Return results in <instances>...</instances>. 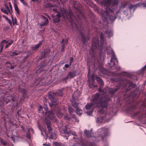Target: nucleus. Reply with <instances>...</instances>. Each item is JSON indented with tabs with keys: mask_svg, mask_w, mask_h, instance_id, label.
I'll list each match as a JSON object with an SVG mask.
<instances>
[{
	"mask_svg": "<svg viewBox=\"0 0 146 146\" xmlns=\"http://www.w3.org/2000/svg\"><path fill=\"white\" fill-rule=\"evenodd\" d=\"M48 69L47 66L46 64H43L41 65L40 68L38 70H37V72L39 71L40 72H41L43 71H46Z\"/></svg>",
	"mask_w": 146,
	"mask_h": 146,
	"instance_id": "6ab92c4d",
	"label": "nucleus"
},
{
	"mask_svg": "<svg viewBox=\"0 0 146 146\" xmlns=\"http://www.w3.org/2000/svg\"><path fill=\"white\" fill-rule=\"evenodd\" d=\"M47 106H45L44 109L45 111L44 112L42 111V113L43 115L47 118L54 120L55 119V113L59 118L63 116V114L61 112L59 108H55L54 110L52 111H48V108Z\"/></svg>",
	"mask_w": 146,
	"mask_h": 146,
	"instance_id": "39448f33",
	"label": "nucleus"
},
{
	"mask_svg": "<svg viewBox=\"0 0 146 146\" xmlns=\"http://www.w3.org/2000/svg\"><path fill=\"white\" fill-rule=\"evenodd\" d=\"M14 7L15 8V11H16L17 13L18 14L19 13V9L17 5L16 4H14Z\"/></svg>",
	"mask_w": 146,
	"mask_h": 146,
	"instance_id": "c9c22d12",
	"label": "nucleus"
},
{
	"mask_svg": "<svg viewBox=\"0 0 146 146\" xmlns=\"http://www.w3.org/2000/svg\"><path fill=\"white\" fill-rule=\"evenodd\" d=\"M1 143L3 145H7V143L5 141H4L2 139H1L0 140Z\"/></svg>",
	"mask_w": 146,
	"mask_h": 146,
	"instance_id": "49530a36",
	"label": "nucleus"
},
{
	"mask_svg": "<svg viewBox=\"0 0 146 146\" xmlns=\"http://www.w3.org/2000/svg\"><path fill=\"white\" fill-rule=\"evenodd\" d=\"M44 146H51L50 144L48 143H43L42 144Z\"/></svg>",
	"mask_w": 146,
	"mask_h": 146,
	"instance_id": "bf43d9fd",
	"label": "nucleus"
},
{
	"mask_svg": "<svg viewBox=\"0 0 146 146\" xmlns=\"http://www.w3.org/2000/svg\"><path fill=\"white\" fill-rule=\"evenodd\" d=\"M77 100H74V97H72V100L71 101V104L72 106L76 109V112L78 115H81L83 111L82 110L79 108L78 107L79 103H77Z\"/></svg>",
	"mask_w": 146,
	"mask_h": 146,
	"instance_id": "9d476101",
	"label": "nucleus"
},
{
	"mask_svg": "<svg viewBox=\"0 0 146 146\" xmlns=\"http://www.w3.org/2000/svg\"><path fill=\"white\" fill-rule=\"evenodd\" d=\"M18 89L19 92H22L23 96V97H24V99L25 98V96H26V94L27 93L26 90L24 88H21L20 86H18Z\"/></svg>",
	"mask_w": 146,
	"mask_h": 146,
	"instance_id": "aec40b11",
	"label": "nucleus"
},
{
	"mask_svg": "<svg viewBox=\"0 0 146 146\" xmlns=\"http://www.w3.org/2000/svg\"><path fill=\"white\" fill-rule=\"evenodd\" d=\"M1 11L5 14L8 15L9 12L4 8H2L1 9Z\"/></svg>",
	"mask_w": 146,
	"mask_h": 146,
	"instance_id": "a19ab883",
	"label": "nucleus"
},
{
	"mask_svg": "<svg viewBox=\"0 0 146 146\" xmlns=\"http://www.w3.org/2000/svg\"><path fill=\"white\" fill-rule=\"evenodd\" d=\"M105 117L102 116L99 117H97L96 119V122L98 123H104V119Z\"/></svg>",
	"mask_w": 146,
	"mask_h": 146,
	"instance_id": "b1692460",
	"label": "nucleus"
},
{
	"mask_svg": "<svg viewBox=\"0 0 146 146\" xmlns=\"http://www.w3.org/2000/svg\"><path fill=\"white\" fill-rule=\"evenodd\" d=\"M96 81L99 83L101 87H103L104 83L103 81L98 76H96Z\"/></svg>",
	"mask_w": 146,
	"mask_h": 146,
	"instance_id": "5701e85b",
	"label": "nucleus"
},
{
	"mask_svg": "<svg viewBox=\"0 0 146 146\" xmlns=\"http://www.w3.org/2000/svg\"><path fill=\"white\" fill-rule=\"evenodd\" d=\"M0 53H1L2 52V51L3 50V47H0Z\"/></svg>",
	"mask_w": 146,
	"mask_h": 146,
	"instance_id": "774afa93",
	"label": "nucleus"
},
{
	"mask_svg": "<svg viewBox=\"0 0 146 146\" xmlns=\"http://www.w3.org/2000/svg\"><path fill=\"white\" fill-rule=\"evenodd\" d=\"M111 98V97L108 95H101L99 93H96L91 103L87 104L86 106V109H90L93 106H95L96 107L105 109L106 110Z\"/></svg>",
	"mask_w": 146,
	"mask_h": 146,
	"instance_id": "f257e3e1",
	"label": "nucleus"
},
{
	"mask_svg": "<svg viewBox=\"0 0 146 146\" xmlns=\"http://www.w3.org/2000/svg\"><path fill=\"white\" fill-rule=\"evenodd\" d=\"M44 40V39L42 40L41 41L39 42V43L35 45V46H33L31 47V50L33 51H34L37 49L42 44L43 41Z\"/></svg>",
	"mask_w": 146,
	"mask_h": 146,
	"instance_id": "a211bd4d",
	"label": "nucleus"
},
{
	"mask_svg": "<svg viewBox=\"0 0 146 146\" xmlns=\"http://www.w3.org/2000/svg\"><path fill=\"white\" fill-rule=\"evenodd\" d=\"M13 40H11L5 46V48H7L10 46L13 42Z\"/></svg>",
	"mask_w": 146,
	"mask_h": 146,
	"instance_id": "473e14b6",
	"label": "nucleus"
},
{
	"mask_svg": "<svg viewBox=\"0 0 146 146\" xmlns=\"http://www.w3.org/2000/svg\"><path fill=\"white\" fill-rule=\"evenodd\" d=\"M6 64L7 67L9 68L13 69L15 68V67L12 65L9 62H7L6 63Z\"/></svg>",
	"mask_w": 146,
	"mask_h": 146,
	"instance_id": "7c9ffc66",
	"label": "nucleus"
},
{
	"mask_svg": "<svg viewBox=\"0 0 146 146\" xmlns=\"http://www.w3.org/2000/svg\"><path fill=\"white\" fill-rule=\"evenodd\" d=\"M52 10L54 13H56V17L53 19V21L55 23H58L60 20V17H62L64 19H67L71 24L74 23L75 17L70 10L68 11L63 8H54Z\"/></svg>",
	"mask_w": 146,
	"mask_h": 146,
	"instance_id": "f03ea898",
	"label": "nucleus"
},
{
	"mask_svg": "<svg viewBox=\"0 0 146 146\" xmlns=\"http://www.w3.org/2000/svg\"><path fill=\"white\" fill-rule=\"evenodd\" d=\"M68 78L67 76L66 77L63 78H61L60 79L61 81L62 82H65L66 83L67 82V80L68 79Z\"/></svg>",
	"mask_w": 146,
	"mask_h": 146,
	"instance_id": "79ce46f5",
	"label": "nucleus"
},
{
	"mask_svg": "<svg viewBox=\"0 0 146 146\" xmlns=\"http://www.w3.org/2000/svg\"><path fill=\"white\" fill-rule=\"evenodd\" d=\"M112 52H113V54L112 56L111 57V59L110 60V62L111 63L113 62V66H110V65H109L110 67V69H111L113 70L115 68V62H114V61L115 60L117 63H118V61L114 54V51L112 50Z\"/></svg>",
	"mask_w": 146,
	"mask_h": 146,
	"instance_id": "9b49d317",
	"label": "nucleus"
},
{
	"mask_svg": "<svg viewBox=\"0 0 146 146\" xmlns=\"http://www.w3.org/2000/svg\"><path fill=\"white\" fill-rule=\"evenodd\" d=\"M102 16L105 21L107 20L114 21L116 18L114 15V11L109 7H107L104 13H102Z\"/></svg>",
	"mask_w": 146,
	"mask_h": 146,
	"instance_id": "0eeeda50",
	"label": "nucleus"
},
{
	"mask_svg": "<svg viewBox=\"0 0 146 146\" xmlns=\"http://www.w3.org/2000/svg\"><path fill=\"white\" fill-rule=\"evenodd\" d=\"M8 42V41L5 40H3L0 43V47H3L4 44H7Z\"/></svg>",
	"mask_w": 146,
	"mask_h": 146,
	"instance_id": "2f4dec72",
	"label": "nucleus"
},
{
	"mask_svg": "<svg viewBox=\"0 0 146 146\" xmlns=\"http://www.w3.org/2000/svg\"><path fill=\"white\" fill-rule=\"evenodd\" d=\"M100 113H103L104 114L106 112V110L104 111L102 109L100 110Z\"/></svg>",
	"mask_w": 146,
	"mask_h": 146,
	"instance_id": "13d9d810",
	"label": "nucleus"
},
{
	"mask_svg": "<svg viewBox=\"0 0 146 146\" xmlns=\"http://www.w3.org/2000/svg\"><path fill=\"white\" fill-rule=\"evenodd\" d=\"M9 6L10 9L11 10V12L12 11V5H11V3L10 2H9Z\"/></svg>",
	"mask_w": 146,
	"mask_h": 146,
	"instance_id": "052dcab7",
	"label": "nucleus"
},
{
	"mask_svg": "<svg viewBox=\"0 0 146 146\" xmlns=\"http://www.w3.org/2000/svg\"><path fill=\"white\" fill-rule=\"evenodd\" d=\"M80 35L81 36V39L83 42V44H85L86 41H87L86 38L84 36L83 33L81 31L80 32Z\"/></svg>",
	"mask_w": 146,
	"mask_h": 146,
	"instance_id": "bb28decb",
	"label": "nucleus"
},
{
	"mask_svg": "<svg viewBox=\"0 0 146 146\" xmlns=\"http://www.w3.org/2000/svg\"><path fill=\"white\" fill-rule=\"evenodd\" d=\"M11 20L12 21V25L13 27L15 25H17V19L16 18L15 19L13 18V16L12 15H11Z\"/></svg>",
	"mask_w": 146,
	"mask_h": 146,
	"instance_id": "cd10ccee",
	"label": "nucleus"
},
{
	"mask_svg": "<svg viewBox=\"0 0 146 146\" xmlns=\"http://www.w3.org/2000/svg\"><path fill=\"white\" fill-rule=\"evenodd\" d=\"M73 58L72 57L70 59V65H69L70 66L71 65L73 61Z\"/></svg>",
	"mask_w": 146,
	"mask_h": 146,
	"instance_id": "4d7b16f0",
	"label": "nucleus"
},
{
	"mask_svg": "<svg viewBox=\"0 0 146 146\" xmlns=\"http://www.w3.org/2000/svg\"><path fill=\"white\" fill-rule=\"evenodd\" d=\"M76 72L75 71L70 72H68L67 76L68 78H72L76 76Z\"/></svg>",
	"mask_w": 146,
	"mask_h": 146,
	"instance_id": "412c9836",
	"label": "nucleus"
},
{
	"mask_svg": "<svg viewBox=\"0 0 146 146\" xmlns=\"http://www.w3.org/2000/svg\"><path fill=\"white\" fill-rule=\"evenodd\" d=\"M69 65L67 64H65L64 65V67L66 68H68L69 67Z\"/></svg>",
	"mask_w": 146,
	"mask_h": 146,
	"instance_id": "338daca9",
	"label": "nucleus"
},
{
	"mask_svg": "<svg viewBox=\"0 0 146 146\" xmlns=\"http://www.w3.org/2000/svg\"><path fill=\"white\" fill-rule=\"evenodd\" d=\"M91 81H92V82H95V78L94 77V75H93L92 76L91 78Z\"/></svg>",
	"mask_w": 146,
	"mask_h": 146,
	"instance_id": "5fc2aeb1",
	"label": "nucleus"
},
{
	"mask_svg": "<svg viewBox=\"0 0 146 146\" xmlns=\"http://www.w3.org/2000/svg\"><path fill=\"white\" fill-rule=\"evenodd\" d=\"M45 8H51L52 7H55V6L52 5L50 3H46L45 5Z\"/></svg>",
	"mask_w": 146,
	"mask_h": 146,
	"instance_id": "72a5a7b5",
	"label": "nucleus"
},
{
	"mask_svg": "<svg viewBox=\"0 0 146 146\" xmlns=\"http://www.w3.org/2000/svg\"><path fill=\"white\" fill-rule=\"evenodd\" d=\"M92 111H88L87 112V113L88 115H91L92 113Z\"/></svg>",
	"mask_w": 146,
	"mask_h": 146,
	"instance_id": "e2e57ef3",
	"label": "nucleus"
},
{
	"mask_svg": "<svg viewBox=\"0 0 146 146\" xmlns=\"http://www.w3.org/2000/svg\"><path fill=\"white\" fill-rule=\"evenodd\" d=\"M119 3L118 0H113L111 2V8L115 10L117 8Z\"/></svg>",
	"mask_w": 146,
	"mask_h": 146,
	"instance_id": "2eb2a0df",
	"label": "nucleus"
},
{
	"mask_svg": "<svg viewBox=\"0 0 146 146\" xmlns=\"http://www.w3.org/2000/svg\"><path fill=\"white\" fill-rule=\"evenodd\" d=\"M104 33L105 35H107V36L108 37H111L113 35L112 31L110 30L106 31Z\"/></svg>",
	"mask_w": 146,
	"mask_h": 146,
	"instance_id": "a878e982",
	"label": "nucleus"
},
{
	"mask_svg": "<svg viewBox=\"0 0 146 146\" xmlns=\"http://www.w3.org/2000/svg\"><path fill=\"white\" fill-rule=\"evenodd\" d=\"M88 82L89 83V86L90 88H93L95 86L94 85L95 82H93L92 81H91L90 79L88 80Z\"/></svg>",
	"mask_w": 146,
	"mask_h": 146,
	"instance_id": "c85d7f7f",
	"label": "nucleus"
},
{
	"mask_svg": "<svg viewBox=\"0 0 146 146\" xmlns=\"http://www.w3.org/2000/svg\"><path fill=\"white\" fill-rule=\"evenodd\" d=\"M42 81V80H41L40 79L39 80L38 83H36V84H38V85L39 84L40 85V86L43 85V84L42 83V82H41V81Z\"/></svg>",
	"mask_w": 146,
	"mask_h": 146,
	"instance_id": "603ef678",
	"label": "nucleus"
},
{
	"mask_svg": "<svg viewBox=\"0 0 146 146\" xmlns=\"http://www.w3.org/2000/svg\"><path fill=\"white\" fill-rule=\"evenodd\" d=\"M50 137L52 139H54L56 138V135L54 133H51L50 135Z\"/></svg>",
	"mask_w": 146,
	"mask_h": 146,
	"instance_id": "4c0bfd02",
	"label": "nucleus"
},
{
	"mask_svg": "<svg viewBox=\"0 0 146 146\" xmlns=\"http://www.w3.org/2000/svg\"><path fill=\"white\" fill-rule=\"evenodd\" d=\"M99 42V40L97 38L95 37L93 38L92 45L89 51V53L93 56H95L96 51L100 48Z\"/></svg>",
	"mask_w": 146,
	"mask_h": 146,
	"instance_id": "6e6552de",
	"label": "nucleus"
},
{
	"mask_svg": "<svg viewBox=\"0 0 146 146\" xmlns=\"http://www.w3.org/2000/svg\"><path fill=\"white\" fill-rule=\"evenodd\" d=\"M11 27H13L12 23L11 20L9 19L7 21Z\"/></svg>",
	"mask_w": 146,
	"mask_h": 146,
	"instance_id": "8fccbe9b",
	"label": "nucleus"
},
{
	"mask_svg": "<svg viewBox=\"0 0 146 146\" xmlns=\"http://www.w3.org/2000/svg\"><path fill=\"white\" fill-rule=\"evenodd\" d=\"M99 130H101L99 136L96 137H92V139L94 140L95 142H98L101 140H103V142L105 141L106 142V140L105 138L109 135L108 129L104 127L101 128Z\"/></svg>",
	"mask_w": 146,
	"mask_h": 146,
	"instance_id": "423d86ee",
	"label": "nucleus"
},
{
	"mask_svg": "<svg viewBox=\"0 0 146 146\" xmlns=\"http://www.w3.org/2000/svg\"><path fill=\"white\" fill-rule=\"evenodd\" d=\"M96 81L99 83L101 87H103L104 83L103 81L98 76H96Z\"/></svg>",
	"mask_w": 146,
	"mask_h": 146,
	"instance_id": "4be33fe9",
	"label": "nucleus"
},
{
	"mask_svg": "<svg viewBox=\"0 0 146 146\" xmlns=\"http://www.w3.org/2000/svg\"><path fill=\"white\" fill-rule=\"evenodd\" d=\"M42 107L41 106H40L39 107L38 110L39 111H41V110L42 109Z\"/></svg>",
	"mask_w": 146,
	"mask_h": 146,
	"instance_id": "69168bd1",
	"label": "nucleus"
},
{
	"mask_svg": "<svg viewBox=\"0 0 146 146\" xmlns=\"http://www.w3.org/2000/svg\"><path fill=\"white\" fill-rule=\"evenodd\" d=\"M120 86H117L115 88H110L108 90V93L110 94L113 95L114 93L117 91L119 89Z\"/></svg>",
	"mask_w": 146,
	"mask_h": 146,
	"instance_id": "dca6fc26",
	"label": "nucleus"
},
{
	"mask_svg": "<svg viewBox=\"0 0 146 146\" xmlns=\"http://www.w3.org/2000/svg\"><path fill=\"white\" fill-rule=\"evenodd\" d=\"M116 80L119 82L120 86H122L123 87H126L128 86V88L125 89V93L124 95V96L126 98L131 96L133 98L136 97L138 93V90L137 89H134L128 95H127V93L130 90L131 88H135L136 86L135 84H133V82L131 81L128 79L122 78H116Z\"/></svg>",
	"mask_w": 146,
	"mask_h": 146,
	"instance_id": "7ed1b4c3",
	"label": "nucleus"
},
{
	"mask_svg": "<svg viewBox=\"0 0 146 146\" xmlns=\"http://www.w3.org/2000/svg\"><path fill=\"white\" fill-rule=\"evenodd\" d=\"M43 17L44 19L45 20V21H44L42 23L40 24V25L41 27H42L44 26H46L48 23V20L47 18L44 16H43Z\"/></svg>",
	"mask_w": 146,
	"mask_h": 146,
	"instance_id": "393cba45",
	"label": "nucleus"
},
{
	"mask_svg": "<svg viewBox=\"0 0 146 146\" xmlns=\"http://www.w3.org/2000/svg\"><path fill=\"white\" fill-rule=\"evenodd\" d=\"M18 55V54L17 53L15 52H11V56H17Z\"/></svg>",
	"mask_w": 146,
	"mask_h": 146,
	"instance_id": "c03bdc74",
	"label": "nucleus"
},
{
	"mask_svg": "<svg viewBox=\"0 0 146 146\" xmlns=\"http://www.w3.org/2000/svg\"><path fill=\"white\" fill-rule=\"evenodd\" d=\"M91 134L92 133L91 132L89 131L86 130L84 132V134L88 138L92 136Z\"/></svg>",
	"mask_w": 146,
	"mask_h": 146,
	"instance_id": "c756f323",
	"label": "nucleus"
},
{
	"mask_svg": "<svg viewBox=\"0 0 146 146\" xmlns=\"http://www.w3.org/2000/svg\"><path fill=\"white\" fill-rule=\"evenodd\" d=\"M64 117L65 119L67 120H69L70 119V118L69 117V115L68 114H66L65 115H64Z\"/></svg>",
	"mask_w": 146,
	"mask_h": 146,
	"instance_id": "37998d69",
	"label": "nucleus"
},
{
	"mask_svg": "<svg viewBox=\"0 0 146 146\" xmlns=\"http://www.w3.org/2000/svg\"><path fill=\"white\" fill-rule=\"evenodd\" d=\"M135 7V5L131 4L129 6V8L130 11H131V9H133L134 11Z\"/></svg>",
	"mask_w": 146,
	"mask_h": 146,
	"instance_id": "e433bc0d",
	"label": "nucleus"
},
{
	"mask_svg": "<svg viewBox=\"0 0 146 146\" xmlns=\"http://www.w3.org/2000/svg\"><path fill=\"white\" fill-rule=\"evenodd\" d=\"M47 2H50L52 1L54 2H57L58 1V0H46Z\"/></svg>",
	"mask_w": 146,
	"mask_h": 146,
	"instance_id": "6e6d98bb",
	"label": "nucleus"
},
{
	"mask_svg": "<svg viewBox=\"0 0 146 146\" xmlns=\"http://www.w3.org/2000/svg\"><path fill=\"white\" fill-rule=\"evenodd\" d=\"M68 110L70 114L71 117L73 118L77 122H78V119H77L75 115L73 114L74 111V109H73L72 107H70L68 108Z\"/></svg>",
	"mask_w": 146,
	"mask_h": 146,
	"instance_id": "f3484780",
	"label": "nucleus"
},
{
	"mask_svg": "<svg viewBox=\"0 0 146 146\" xmlns=\"http://www.w3.org/2000/svg\"><path fill=\"white\" fill-rule=\"evenodd\" d=\"M77 2H74L73 3V6L75 8L77 9L78 8V6L76 5Z\"/></svg>",
	"mask_w": 146,
	"mask_h": 146,
	"instance_id": "3c124183",
	"label": "nucleus"
},
{
	"mask_svg": "<svg viewBox=\"0 0 146 146\" xmlns=\"http://www.w3.org/2000/svg\"><path fill=\"white\" fill-rule=\"evenodd\" d=\"M102 88L103 87H101L100 86V88L98 89V91L99 92L103 91V90L102 89Z\"/></svg>",
	"mask_w": 146,
	"mask_h": 146,
	"instance_id": "680f3d73",
	"label": "nucleus"
},
{
	"mask_svg": "<svg viewBox=\"0 0 146 146\" xmlns=\"http://www.w3.org/2000/svg\"><path fill=\"white\" fill-rule=\"evenodd\" d=\"M105 5L107 6H109L111 4V0H105L104 1Z\"/></svg>",
	"mask_w": 146,
	"mask_h": 146,
	"instance_id": "f704fd0d",
	"label": "nucleus"
},
{
	"mask_svg": "<svg viewBox=\"0 0 146 146\" xmlns=\"http://www.w3.org/2000/svg\"><path fill=\"white\" fill-rule=\"evenodd\" d=\"M58 94L57 92L52 93L49 92L48 94V98L50 99L51 103L50 104V106H55L58 103Z\"/></svg>",
	"mask_w": 146,
	"mask_h": 146,
	"instance_id": "1a4fd4ad",
	"label": "nucleus"
},
{
	"mask_svg": "<svg viewBox=\"0 0 146 146\" xmlns=\"http://www.w3.org/2000/svg\"><path fill=\"white\" fill-rule=\"evenodd\" d=\"M60 134L62 136L66 137L67 139L71 135L74 136L73 138L67 142L66 145L64 146H76V144L78 143V139L76 137L77 136L76 133L70 130L68 125H64V128L60 131Z\"/></svg>",
	"mask_w": 146,
	"mask_h": 146,
	"instance_id": "20e7f679",
	"label": "nucleus"
},
{
	"mask_svg": "<svg viewBox=\"0 0 146 146\" xmlns=\"http://www.w3.org/2000/svg\"><path fill=\"white\" fill-rule=\"evenodd\" d=\"M5 9L10 14L11 13V10H10L9 7H8L7 5L6 4L5 5Z\"/></svg>",
	"mask_w": 146,
	"mask_h": 146,
	"instance_id": "ea45409f",
	"label": "nucleus"
},
{
	"mask_svg": "<svg viewBox=\"0 0 146 146\" xmlns=\"http://www.w3.org/2000/svg\"><path fill=\"white\" fill-rule=\"evenodd\" d=\"M134 115L136 117H141V113L139 111H137L134 113Z\"/></svg>",
	"mask_w": 146,
	"mask_h": 146,
	"instance_id": "58836bf2",
	"label": "nucleus"
},
{
	"mask_svg": "<svg viewBox=\"0 0 146 146\" xmlns=\"http://www.w3.org/2000/svg\"><path fill=\"white\" fill-rule=\"evenodd\" d=\"M20 1L24 5H27V3L25 2L24 0H20Z\"/></svg>",
	"mask_w": 146,
	"mask_h": 146,
	"instance_id": "864d4df0",
	"label": "nucleus"
},
{
	"mask_svg": "<svg viewBox=\"0 0 146 146\" xmlns=\"http://www.w3.org/2000/svg\"><path fill=\"white\" fill-rule=\"evenodd\" d=\"M87 146H96L95 145L94 142H90L88 143L87 145Z\"/></svg>",
	"mask_w": 146,
	"mask_h": 146,
	"instance_id": "a18cd8bd",
	"label": "nucleus"
},
{
	"mask_svg": "<svg viewBox=\"0 0 146 146\" xmlns=\"http://www.w3.org/2000/svg\"><path fill=\"white\" fill-rule=\"evenodd\" d=\"M26 137L29 139H30V134H27L26 136Z\"/></svg>",
	"mask_w": 146,
	"mask_h": 146,
	"instance_id": "0e129e2a",
	"label": "nucleus"
},
{
	"mask_svg": "<svg viewBox=\"0 0 146 146\" xmlns=\"http://www.w3.org/2000/svg\"><path fill=\"white\" fill-rule=\"evenodd\" d=\"M65 45L63 44L61 45V51L64 52V51Z\"/></svg>",
	"mask_w": 146,
	"mask_h": 146,
	"instance_id": "09e8293b",
	"label": "nucleus"
},
{
	"mask_svg": "<svg viewBox=\"0 0 146 146\" xmlns=\"http://www.w3.org/2000/svg\"><path fill=\"white\" fill-rule=\"evenodd\" d=\"M104 34H105L104 33V34H103L102 33H101V35L100 36V44H101V46L100 47V51H101L103 49V46L104 45V42L105 40V39L104 35Z\"/></svg>",
	"mask_w": 146,
	"mask_h": 146,
	"instance_id": "4468645a",
	"label": "nucleus"
},
{
	"mask_svg": "<svg viewBox=\"0 0 146 146\" xmlns=\"http://www.w3.org/2000/svg\"><path fill=\"white\" fill-rule=\"evenodd\" d=\"M50 51V50L48 48H46L45 49L44 52L42 53V54L41 55V58L50 57L51 56L49 54Z\"/></svg>",
	"mask_w": 146,
	"mask_h": 146,
	"instance_id": "f8f14e48",
	"label": "nucleus"
},
{
	"mask_svg": "<svg viewBox=\"0 0 146 146\" xmlns=\"http://www.w3.org/2000/svg\"><path fill=\"white\" fill-rule=\"evenodd\" d=\"M44 122L46 126L48 129V132H50L52 130V128L51 127L52 124L50 121L47 119H45L44 121Z\"/></svg>",
	"mask_w": 146,
	"mask_h": 146,
	"instance_id": "ddd939ff",
	"label": "nucleus"
},
{
	"mask_svg": "<svg viewBox=\"0 0 146 146\" xmlns=\"http://www.w3.org/2000/svg\"><path fill=\"white\" fill-rule=\"evenodd\" d=\"M53 144V145L55 146H61L60 143L57 142H54Z\"/></svg>",
	"mask_w": 146,
	"mask_h": 146,
	"instance_id": "de8ad7c7",
	"label": "nucleus"
}]
</instances>
